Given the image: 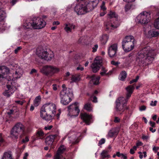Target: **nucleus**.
Segmentation results:
<instances>
[{
    "mask_svg": "<svg viewBox=\"0 0 159 159\" xmlns=\"http://www.w3.org/2000/svg\"><path fill=\"white\" fill-rule=\"evenodd\" d=\"M154 59L152 51L149 47H146L139 52L136 61L139 66H146L151 63Z\"/></svg>",
    "mask_w": 159,
    "mask_h": 159,
    "instance_id": "obj_1",
    "label": "nucleus"
},
{
    "mask_svg": "<svg viewBox=\"0 0 159 159\" xmlns=\"http://www.w3.org/2000/svg\"><path fill=\"white\" fill-rule=\"evenodd\" d=\"M134 87L133 85H130L126 88L127 91L126 98L123 97L118 98L116 101V111L120 114L124 112L125 110L128 109V107L126 106V104L128 99L130 97L132 94Z\"/></svg>",
    "mask_w": 159,
    "mask_h": 159,
    "instance_id": "obj_2",
    "label": "nucleus"
},
{
    "mask_svg": "<svg viewBox=\"0 0 159 159\" xmlns=\"http://www.w3.org/2000/svg\"><path fill=\"white\" fill-rule=\"evenodd\" d=\"M56 106L53 103L45 104L41 107L40 111V116L43 119L48 121L52 119L51 113L55 114L56 113Z\"/></svg>",
    "mask_w": 159,
    "mask_h": 159,
    "instance_id": "obj_3",
    "label": "nucleus"
},
{
    "mask_svg": "<svg viewBox=\"0 0 159 159\" xmlns=\"http://www.w3.org/2000/svg\"><path fill=\"white\" fill-rule=\"evenodd\" d=\"M136 44L134 37L132 35L126 36L122 41V47L125 52H129L132 50Z\"/></svg>",
    "mask_w": 159,
    "mask_h": 159,
    "instance_id": "obj_4",
    "label": "nucleus"
},
{
    "mask_svg": "<svg viewBox=\"0 0 159 159\" xmlns=\"http://www.w3.org/2000/svg\"><path fill=\"white\" fill-rule=\"evenodd\" d=\"M36 55L40 58L48 61H51L54 56L52 52H48L47 49L39 47L36 50Z\"/></svg>",
    "mask_w": 159,
    "mask_h": 159,
    "instance_id": "obj_5",
    "label": "nucleus"
},
{
    "mask_svg": "<svg viewBox=\"0 0 159 159\" xmlns=\"http://www.w3.org/2000/svg\"><path fill=\"white\" fill-rule=\"evenodd\" d=\"M109 17L110 18H114L115 21L113 22L107 23L106 25V30H108L111 27V29L113 30L117 28L120 25V23L119 21H118V15L115 13V12H113L110 11L108 14Z\"/></svg>",
    "mask_w": 159,
    "mask_h": 159,
    "instance_id": "obj_6",
    "label": "nucleus"
},
{
    "mask_svg": "<svg viewBox=\"0 0 159 159\" xmlns=\"http://www.w3.org/2000/svg\"><path fill=\"white\" fill-rule=\"evenodd\" d=\"M59 71V69L55 66L50 65H45L41 70V72L44 75H52Z\"/></svg>",
    "mask_w": 159,
    "mask_h": 159,
    "instance_id": "obj_7",
    "label": "nucleus"
},
{
    "mask_svg": "<svg viewBox=\"0 0 159 159\" xmlns=\"http://www.w3.org/2000/svg\"><path fill=\"white\" fill-rule=\"evenodd\" d=\"M24 130V125L20 123H17L12 128L10 132L11 137L17 139L20 133H22Z\"/></svg>",
    "mask_w": 159,
    "mask_h": 159,
    "instance_id": "obj_8",
    "label": "nucleus"
},
{
    "mask_svg": "<svg viewBox=\"0 0 159 159\" xmlns=\"http://www.w3.org/2000/svg\"><path fill=\"white\" fill-rule=\"evenodd\" d=\"M150 15L146 12H143L137 17V20L143 25L147 24L150 21Z\"/></svg>",
    "mask_w": 159,
    "mask_h": 159,
    "instance_id": "obj_9",
    "label": "nucleus"
},
{
    "mask_svg": "<svg viewBox=\"0 0 159 159\" xmlns=\"http://www.w3.org/2000/svg\"><path fill=\"white\" fill-rule=\"evenodd\" d=\"M33 28L39 29L43 28L46 25V22L39 17H34L32 19Z\"/></svg>",
    "mask_w": 159,
    "mask_h": 159,
    "instance_id": "obj_10",
    "label": "nucleus"
},
{
    "mask_svg": "<svg viewBox=\"0 0 159 159\" xmlns=\"http://www.w3.org/2000/svg\"><path fill=\"white\" fill-rule=\"evenodd\" d=\"M102 61L100 57H96L93 62L91 65V67L93 73L97 72L102 65Z\"/></svg>",
    "mask_w": 159,
    "mask_h": 159,
    "instance_id": "obj_11",
    "label": "nucleus"
},
{
    "mask_svg": "<svg viewBox=\"0 0 159 159\" xmlns=\"http://www.w3.org/2000/svg\"><path fill=\"white\" fill-rule=\"evenodd\" d=\"M78 104V102H75L68 107V111L70 115L74 116H77L78 115L80 110L79 109L78 107L77 106Z\"/></svg>",
    "mask_w": 159,
    "mask_h": 159,
    "instance_id": "obj_12",
    "label": "nucleus"
},
{
    "mask_svg": "<svg viewBox=\"0 0 159 159\" xmlns=\"http://www.w3.org/2000/svg\"><path fill=\"white\" fill-rule=\"evenodd\" d=\"M75 11L78 15H83L87 12L85 5L83 4L76 5L75 7Z\"/></svg>",
    "mask_w": 159,
    "mask_h": 159,
    "instance_id": "obj_13",
    "label": "nucleus"
},
{
    "mask_svg": "<svg viewBox=\"0 0 159 159\" xmlns=\"http://www.w3.org/2000/svg\"><path fill=\"white\" fill-rule=\"evenodd\" d=\"M98 3V0H93L88 2L87 4H84L87 12L93 10L95 7H96Z\"/></svg>",
    "mask_w": 159,
    "mask_h": 159,
    "instance_id": "obj_14",
    "label": "nucleus"
},
{
    "mask_svg": "<svg viewBox=\"0 0 159 159\" xmlns=\"http://www.w3.org/2000/svg\"><path fill=\"white\" fill-rule=\"evenodd\" d=\"M117 50V45L116 44H112L109 47L108 50L109 57H116Z\"/></svg>",
    "mask_w": 159,
    "mask_h": 159,
    "instance_id": "obj_15",
    "label": "nucleus"
},
{
    "mask_svg": "<svg viewBox=\"0 0 159 159\" xmlns=\"http://www.w3.org/2000/svg\"><path fill=\"white\" fill-rule=\"evenodd\" d=\"M81 118L84 122L87 125H89L92 122L91 120L92 116L91 115H89L86 113H81Z\"/></svg>",
    "mask_w": 159,
    "mask_h": 159,
    "instance_id": "obj_16",
    "label": "nucleus"
},
{
    "mask_svg": "<svg viewBox=\"0 0 159 159\" xmlns=\"http://www.w3.org/2000/svg\"><path fill=\"white\" fill-rule=\"evenodd\" d=\"M68 94H65L64 95L60 94V97L61 98V102L64 105H66L70 102V98L68 95Z\"/></svg>",
    "mask_w": 159,
    "mask_h": 159,
    "instance_id": "obj_17",
    "label": "nucleus"
},
{
    "mask_svg": "<svg viewBox=\"0 0 159 159\" xmlns=\"http://www.w3.org/2000/svg\"><path fill=\"white\" fill-rule=\"evenodd\" d=\"M57 136V134L50 135L46 137L45 142L47 145L49 146L52 145L55 138Z\"/></svg>",
    "mask_w": 159,
    "mask_h": 159,
    "instance_id": "obj_18",
    "label": "nucleus"
},
{
    "mask_svg": "<svg viewBox=\"0 0 159 159\" xmlns=\"http://www.w3.org/2000/svg\"><path fill=\"white\" fill-rule=\"evenodd\" d=\"M88 78L91 79L90 82L94 85H97L99 83L100 77L99 76L96 77L95 75H89Z\"/></svg>",
    "mask_w": 159,
    "mask_h": 159,
    "instance_id": "obj_19",
    "label": "nucleus"
},
{
    "mask_svg": "<svg viewBox=\"0 0 159 159\" xmlns=\"http://www.w3.org/2000/svg\"><path fill=\"white\" fill-rule=\"evenodd\" d=\"M65 150L64 146H61L57 150L56 154L54 157V159H60L61 157V154Z\"/></svg>",
    "mask_w": 159,
    "mask_h": 159,
    "instance_id": "obj_20",
    "label": "nucleus"
},
{
    "mask_svg": "<svg viewBox=\"0 0 159 159\" xmlns=\"http://www.w3.org/2000/svg\"><path fill=\"white\" fill-rule=\"evenodd\" d=\"M7 67L2 66L0 67V81L1 79H5V73L6 72Z\"/></svg>",
    "mask_w": 159,
    "mask_h": 159,
    "instance_id": "obj_21",
    "label": "nucleus"
},
{
    "mask_svg": "<svg viewBox=\"0 0 159 159\" xmlns=\"http://www.w3.org/2000/svg\"><path fill=\"white\" fill-rule=\"evenodd\" d=\"M63 89L61 91L60 94L61 95H64L65 94H69L70 93L71 90L70 89L68 88V92H67V88L66 87L65 84H63L62 86Z\"/></svg>",
    "mask_w": 159,
    "mask_h": 159,
    "instance_id": "obj_22",
    "label": "nucleus"
},
{
    "mask_svg": "<svg viewBox=\"0 0 159 159\" xmlns=\"http://www.w3.org/2000/svg\"><path fill=\"white\" fill-rule=\"evenodd\" d=\"M11 153L12 152L11 151L5 152L2 159H12Z\"/></svg>",
    "mask_w": 159,
    "mask_h": 159,
    "instance_id": "obj_23",
    "label": "nucleus"
},
{
    "mask_svg": "<svg viewBox=\"0 0 159 159\" xmlns=\"http://www.w3.org/2000/svg\"><path fill=\"white\" fill-rule=\"evenodd\" d=\"M101 70L102 71L100 72V74L102 76H103L104 75H110L112 74V71L110 70L109 72H107V70L106 69V68L104 67H102Z\"/></svg>",
    "mask_w": 159,
    "mask_h": 159,
    "instance_id": "obj_24",
    "label": "nucleus"
},
{
    "mask_svg": "<svg viewBox=\"0 0 159 159\" xmlns=\"http://www.w3.org/2000/svg\"><path fill=\"white\" fill-rule=\"evenodd\" d=\"M118 132L115 128H113L111 129L109 132L108 134V136L112 137L115 135H117Z\"/></svg>",
    "mask_w": 159,
    "mask_h": 159,
    "instance_id": "obj_25",
    "label": "nucleus"
},
{
    "mask_svg": "<svg viewBox=\"0 0 159 159\" xmlns=\"http://www.w3.org/2000/svg\"><path fill=\"white\" fill-rule=\"evenodd\" d=\"M127 77V73L125 71H122L119 76V79L121 81H124Z\"/></svg>",
    "mask_w": 159,
    "mask_h": 159,
    "instance_id": "obj_26",
    "label": "nucleus"
},
{
    "mask_svg": "<svg viewBox=\"0 0 159 159\" xmlns=\"http://www.w3.org/2000/svg\"><path fill=\"white\" fill-rule=\"evenodd\" d=\"M41 101V97L39 95L36 97L34 100V105L35 107L38 106L39 105Z\"/></svg>",
    "mask_w": 159,
    "mask_h": 159,
    "instance_id": "obj_27",
    "label": "nucleus"
},
{
    "mask_svg": "<svg viewBox=\"0 0 159 159\" xmlns=\"http://www.w3.org/2000/svg\"><path fill=\"white\" fill-rule=\"evenodd\" d=\"M84 108L88 111H91L92 110L91 104L89 102L86 103L84 106Z\"/></svg>",
    "mask_w": 159,
    "mask_h": 159,
    "instance_id": "obj_28",
    "label": "nucleus"
},
{
    "mask_svg": "<svg viewBox=\"0 0 159 159\" xmlns=\"http://www.w3.org/2000/svg\"><path fill=\"white\" fill-rule=\"evenodd\" d=\"M25 29L33 28V25H32V20L30 22H26L23 25Z\"/></svg>",
    "mask_w": 159,
    "mask_h": 159,
    "instance_id": "obj_29",
    "label": "nucleus"
},
{
    "mask_svg": "<svg viewBox=\"0 0 159 159\" xmlns=\"http://www.w3.org/2000/svg\"><path fill=\"white\" fill-rule=\"evenodd\" d=\"M108 151L106 150H104L102 151L101 155L103 159L106 157L109 158L110 157V156L108 154Z\"/></svg>",
    "mask_w": 159,
    "mask_h": 159,
    "instance_id": "obj_30",
    "label": "nucleus"
},
{
    "mask_svg": "<svg viewBox=\"0 0 159 159\" xmlns=\"http://www.w3.org/2000/svg\"><path fill=\"white\" fill-rule=\"evenodd\" d=\"M80 75H73L71 78V80L72 82H76L80 80Z\"/></svg>",
    "mask_w": 159,
    "mask_h": 159,
    "instance_id": "obj_31",
    "label": "nucleus"
},
{
    "mask_svg": "<svg viewBox=\"0 0 159 159\" xmlns=\"http://www.w3.org/2000/svg\"><path fill=\"white\" fill-rule=\"evenodd\" d=\"M109 37L106 34L103 35L102 36V39H101L102 43L103 44H105L107 41Z\"/></svg>",
    "mask_w": 159,
    "mask_h": 159,
    "instance_id": "obj_32",
    "label": "nucleus"
},
{
    "mask_svg": "<svg viewBox=\"0 0 159 159\" xmlns=\"http://www.w3.org/2000/svg\"><path fill=\"white\" fill-rule=\"evenodd\" d=\"M71 25L70 23L65 24V27L64 28V30L67 32L68 33L71 31V29L70 27L71 26Z\"/></svg>",
    "mask_w": 159,
    "mask_h": 159,
    "instance_id": "obj_33",
    "label": "nucleus"
},
{
    "mask_svg": "<svg viewBox=\"0 0 159 159\" xmlns=\"http://www.w3.org/2000/svg\"><path fill=\"white\" fill-rule=\"evenodd\" d=\"M154 25L155 28L159 29V17L155 20Z\"/></svg>",
    "mask_w": 159,
    "mask_h": 159,
    "instance_id": "obj_34",
    "label": "nucleus"
},
{
    "mask_svg": "<svg viewBox=\"0 0 159 159\" xmlns=\"http://www.w3.org/2000/svg\"><path fill=\"white\" fill-rule=\"evenodd\" d=\"M151 37H156L159 35V33L158 31H152L150 32Z\"/></svg>",
    "mask_w": 159,
    "mask_h": 159,
    "instance_id": "obj_35",
    "label": "nucleus"
},
{
    "mask_svg": "<svg viewBox=\"0 0 159 159\" xmlns=\"http://www.w3.org/2000/svg\"><path fill=\"white\" fill-rule=\"evenodd\" d=\"M44 135L43 132L42 131H39L37 132L36 136L38 137H39V139H43V137Z\"/></svg>",
    "mask_w": 159,
    "mask_h": 159,
    "instance_id": "obj_36",
    "label": "nucleus"
},
{
    "mask_svg": "<svg viewBox=\"0 0 159 159\" xmlns=\"http://www.w3.org/2000/svg\"><path fill=\"white\" fill-rule=\"evenodd\" d=\"M132 4L131 3H128L125 6V11H127L129 10L132 7Z\"/></svg>",
    "mask_w": 159,
    "mask_h": 159,
    "instance_id": "obj_37",
    "label": "nucleus"
},
{
    "mask_svg": "<svg viewBox=\"0 0 159 159\" xmlns=\"http://www.w3.org/2000/svg\"><path fill=\"white\" fill-rule=\"evenodd\" d=\"M5 78L8 81H11L13 79V77L12 76V75L10 74L5 76Z\"/></svg>",
    "mask_w": 159,
    "mask_h": 159,
    "instance_id": "obj_38",
    "label": "nucleus"
},
{
    "mask_svg": "<svg viewBox=\"0 0 159 159\" xmlns=\"http://www.w3.org/2000/svg\"><path fill=\"white\" fill-rule=\"evenodd\" d=\"M5 12L0 8V19H2L5 17Z\"/></svg>",
    "mask_w": 159,
    "mask_h": 159,
    "instance_id": "obj_39",
    "label": "nucleus"
},
{
    "mask_svg": "<svg viewBox=\"0 0 159 159\" xmlns=\"http://www.w3.org/2000/svg\"><path fill=\"white\" fill-rule=\"evenodd\" d=\"M9 93L10 92L8 90H6L3 93V94L5 96H6L7 97H9L11 95V94Z\"/></svg>",
    "mask_w": 159,
    "mask_h": 159,
    "instance_id": "obj_40",
    "label": "nucleus"
},
{
    "mask_svg": "<svg viewBox=\"0 0 159 159\" xmlns=\"http://www.w3.org/2000/svg\"><path fill=\"white\" fill-rule=\"evenodd\" d=\"M105 2L104 1L102 2V5L101 6V9H102L103 11H105L106 10L105 6Z\"/></svg>",
    "mask_w": 159,
    "mask_h": 159,
    "instance_id": "obj_41",
    "label": "nucleus"
},
{
    "mask_svg": "<svg viewBox=\"0 0 159 159\" xmlns=\"http://www.w3.org/2000/svg\"><path fill=\"white\" fill-rule=\"evenodd\" d=\"M139 78V76L137 75L136 76V78L135 79H133L129 82L130 84H132L134 82H136L138 81Z\"/></svg>",
    "mask_w": 159,
    "mask_h": 159,
    "instance_id": "obj_42",
    "label": "nucleus"
},
{
    "mask_svg": "<svg viewBox=\"0 0 159 159\" xmlns=\"http://www.w3.org/2000/svg\"><path fill=\"white\" fill-rule=\"evenodd\" d=\"M105 142V140L104 139H102L99 141L98 143V146L101 145L103 144H104Z\"/></svg>",
    "mask_w": 159,
    "mask_h": 159,
    "instance_id": "obj_43",
    "label": "nucleus"
},
{
    "mask_svg": "<svg viewBox=\"0 0 159 159\" xmlns=\"http://www.w3.org/2000/svg\"><path fill=\"white\" fill-rule=\"evenodd\" d=\"M120 119L118 117H115L114 118V121L115 123H119L120 122Z\"/></svg>",
    "mask_w": 159,
    "mask_h": 159,
    "instance_id": "obj_44",
    "label": "nucleus"
},
{
    "mask_svg": "<svg viewBox=\"0 0 159 159\" xmlns=\"http://www.w3.org/2000/svg\"><path fill=\"white\" fill-rule=\"evenodd\" d=\"M111 63L113 65L117 66H118L119 64H120V63H119L117 62H116L114 61H111Z\"/></svg>",
    "mask_w": 159,
    "mask_h": 159,
    "instance_id": "obj_45",
    "label": "nucleus"
},
{
    "mask_svg": "<svg viewBox=\"0 0 159 159\" xmlns=\"http://www.w3.org/2000/svg\"><path fill=\"white\" fill-rule=\"evenodd\" d=\"M98 45L97 44H96L94 45V47H93L92 48L93 50L92 52H96L97 51V49L98 48Z\"/></svg>",
    "mask_w": 159,
    "mask_h": 159,
    "instance_id": "obj_46",
    "label": "nucleus"
},
{
    "mask_svg": "<svg viewBox=\"0 0 159 159\" xmlns=\"http://www.w3.org/2000/svg\"><path fill=\"white\" fill-rule=\"evenodd\" d=\"M157 102V101H155L154 102L153 101H152L150 105L152 106H155L156 105Z\"/></svg>",
    "mask_w": 159,
    "mask_h": 159,
    "instance_id": "obj_47",
    "label": "nucleus"
},
{
    "mask_svg": "<svg viewBox=\"0 0 159 159\" xmlns=\"http://www.w3.org/2000/svg\"><path fill=\"white\" fill-rule=\"evenodd\" d=\"M146 108V107L144 106L143 105L141 106V107H140L139 108V110L140 111H143L144 110H145Z\"/></svg>",
    "mask_w": 159,
    "mask_h": 159,
    "instance_id": "obj_48",
    "label": "nucleus"
},
{
    "mask_svg": "<svg viewBox=\"0 0 159 159\" xmlns=\"http://www.w3.org/2000/svg\"><path fill=\"white\" fill-rule=\"evenodd\" d=\"M11 85H10V84H8L7 85V88L8 89V91L10 90V89L12 88L13 87V85H12V82H11Z\"/></svg>",
    "mask_w": 159,
    "mask_h": 159,
    "instance_id": "obj_49",
    "label": "nucleus"
},
{
    "mask_svg": "<svg viewBox=\"0 0 159 159\" xmlns=\"http://www.w3.org/2000/svg\"><path fill=\"white\" fill-rule=\"evenodd\" d=\"M53 127V126L52 125H48L47 126H45L44 128V129L46 130H47L48 129L49 130L51 129Z\"/></svg>",
    "mask_w": 159,
    "mask_h": 159,
    "instance_id": "obj_50",
    "label": "nucleus"
},
{
    "mask_svg": "<svg viewBox=\"0 0 159 159\" xmlns=\"http://www.w3.org/2000/svg\"><path fill=\"white\" fill-rule=\"evenodd\" d=\"M149 124L152 127H155V123L154 122L150 121Z\"/></svg>",
    "mask_w": 159,
    "mask_h": 159,
    "instance_id": "obj_51",
    "label": "nucleus"
},
{
    "mask_svg": "<svg viewBox=\"0 0 159 159\" xmlns=\"http://www.w3.org/2000/svg\"><path fill=\"white\" fill-rule=\"evenodd\" d=\"M21 48L20 47H18L16 49L14 50L15 53L16 54L17 53L18 51L21 49Z\"/></svg>",
    "mask_w": 159,
    "mask_h": 159,
    "instance_id": "obj_52",
    "label": "nucleus"
},
{
    "mask_svg": "<svg viewBox=\"0 0 159 159\" xmlns=\"http://www.w3.org/2000/svg\"><path fill=\"white\" fill-rule=\"evenodd\" d=\"M29 141V139L28 138V137H26L25 138V139H23L22 140V142L24 143H25V142H28Z\"/></svg>",
    "mask_w": 159,
    "mask_h": 159,
    "instance_id": "obj_53",
    "label": "nucleus"
},
{
    "mask_svg": "<svg viewBox=\"0 0 159 159\" xmlns=\"http://www.w3.org/2000/svg\"><path fill=\"white\" fill-rule=\"evenodd\" d=\"M37 72V70L34 69H32L30 73V74H32L33 73H35Z\"/></svg>",
    "mask_w": 159,
    "mask_h": 159,
    "instance_id": "obj_54",
    "label": "nucleus"
},
{
    "mask_svg": "<svg viewBox=\"0 0 159 159\" xmlns=\"http://www.w3.org/2000/svg\"><path fill=\"white\" fill-rule=\"evenodd\" d=\"M60 24V22L58 21H55L53 22V25H57Z\"/></svg>",
    "mask_w": 159,
    "mask_h": 159,
    "instance_id": "obj_55",
    "label": "nucleus"
},
{
    "mask_svg": "<svg viewBox=\"0 0 159 159\" xmlns=\"http://www.w3.org/2000/svg\"><path fill=\"white\" fill-rule=\"evenodd\" d=\"M124 1L127 2H132L135 1V0H123Z\"/></svg>",
    "mask_w": 159,
    "mask_h": 159,
    "instance_id": "obj_56",
    "label": "nucleus"
},
{
    "mask_svg": "<svg viewBox=\"0 0 159 159\" xmlns=\"http://www.w3.org/2000/svg\"><path fill=\"white\" fill-rule=\"evenodd\" d=\"M29 154L28 153H25L24 155L23 158V159H27V157L28 156Z\"/></svg>",
    "mask_w": 159,
    "mask_h": 159,
    "instance_id": "obj_57",
    "label": "nucleus"
},
{
    "mask_svg": "<svg viewBox=\"0 0 159 159\" xmlns=\"http://www.w3.org/2000/svg\"><path fill=\"white\" fill-rule=\"evenodd\" d=\"M15 102L17 104H20V105H23V102H22L20 101H15Z\"/></svg>",
    "mask_w": 159,
    "mask_h": 159,
    "instance_id": "obj_58",
    "label": "nucleus"
},
{
    "mask_svg": "<svg viewBox=\"0 0 159 159\" xmlns=\"http://www.w3.org/2000/svg\"><path fill=\"white\" fill-rule=\"evenodd\" d=\"M17 0H12V1L11 2L12 5H14L17 2Z\"/></svg>",
    "mask_w": 159,
    "mask_h": 159,
    "instance_id": "obj_59",
    "label": "nucleus"
},
{
    "mask_svg": "<svg viewBox=\"0 0 159 159\" xmlns=\"http://www.w3.org/2000/svg\"><path fill=\"white\" fill-rule=\"evenodd\" d=\"M149 130L152 133H154L156 131V129H153L152 127H150L149 128Z\"/></svg>",
    "mask_w": 159,
    "mask_h": 159,
    "instance_id": "obj_60",
    "label": "nucleus"
},
{
    "mask_svg": "<svg viewBox=\"0 0 159 159\" xmlns=\"http://www.w3.org/2000/svg\"><path fill=\"white\" fill-rule=\"evenodd\" d=\"M93 102H96L97 101V98L96 96H94L93 97Z\"/></svg>",
    "mask_w": 159,
    "mask_h": 159,
    "instance_id": "obj_61",
    "label": "nucleus"
},
{
    "mask_svg": "<svg viewBox=\"0 0 159 159\" xmlns=\"http://www.w3.org/2000/svg\"><path fill=\"white\" fill-rule=\"evenodd\" d=\"M121 157L123 158L124 159H127V157L126 155H124L123 153H122Z\"/></svg>",
    "mask_w": 159,
    "mask_h": 159,
    "instance_id": "obj_62",
    "label": "nucleus"
},
{
    "mask_svg": "<svg viewBox=\"0 0 159 159\" xmlns=\"http://www.w3.org/2000/svg\"><path fill=\"white\" fill-rule=\"evenodd\" d=\"M143 145V143L140 142H139L136 143V145L137 146H142Z\"/></svg>",
    "mask_w": 159,
    "mask_h": 159,
    "instance_id": "obj_63",
    "label": "nucleus"
},
{
    "mask_svg": "<svg viewBox=\"0 0 159 159\" xmlns=\"http://www.w3.org/2000/svg\"><path fill=\"white\" fill-rule=\"evenodd\" d=\"M84 68L83 67H78L77 68H76V70H81L82 71V70H84Z\"/></svg>",
    "mask_w": 159,
    "mask_h": 159,
    "instance_id": "obj_64",
    "label": "nucleus"
}]
</instances>
